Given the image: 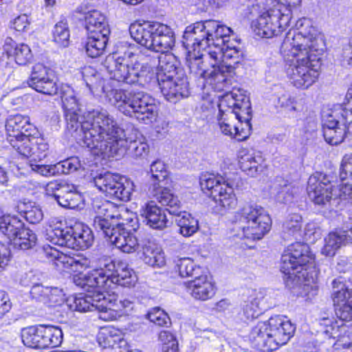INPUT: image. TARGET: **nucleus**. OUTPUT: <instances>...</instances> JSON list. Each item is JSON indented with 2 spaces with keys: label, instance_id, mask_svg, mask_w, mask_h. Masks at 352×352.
I'll return each mask as SVG.
<instances>
[{
  "label": "nucleus",
  "instance_id": "864d4df0",
  "mask_svg": "<svg viewBox=\"0 0 352 352\" xmlns=\"http://www.w3.org/2000/svg\"><path fill=\"white\" fill-rule=\"evenodd\" d=\"M211 69L207 74L205 79L211 85H215L219 88H223V85L227 80L226 72L230 69H226L224 65L217 64L216 66L210 65Z\"/></svg>",
  "mask_w": 352,
  "mask_h": 352
},
{
  "label": "nucleus",
  "instance_id": "6e6552de",
  "mask_svg": "<svg viewBox=\"0 0 352 352\" xmlns=\"http://www.w3.org/2000/svg\"><path fill=\"white\" fill-rule=\"evenodd\" d=\"M116 130L109 133H102L100 140L98 142H104L107 149L103 146H95L89 148L90 150H95V153L105 155L108 157H122L129 151V153L134 157H145L149 152V146L147 143L137 140H129L126 137L124 130L122 129L116 120Z\"/></svg>",
  "mask_w": 352,
  "mask_h": 352
},
{
  "label": "nucleus",
  "instance_id": "aec40b11",
  "mask_svg": "<svg viewBox=\"0 0 352 352\" xmlns=\"http://www.w3.org/2000/svg\"><path fill=\"white\" fill-rule=\"evenodd\" d=\"M160 77L157 82L161 92L168 101L176 103L182 98L189 95L188 82L187 77L181 72V76H177L174 79L164 80Z\"/></svg>",
  "mask_w": 352,
  "mask_h": 352
},
{
  "label": "nucleus",
  "instance_id": "6ab92c4d",
  "mask_svg": "<svg viewBox=\"0 0 352 352\" xmlns=\"http://www.w3.org/2000/svg\"><path fill=\"white\" fill-rule=\"evenodd\" d=\"M104 236L124 253H133L141 245L137 237L124 227V221L118 222L116 227Z\"/></svg>",
  "mask_w": 352,
  "mask_h": 352
},
{
  "label": "nucleus",
  "instance_id": "c85d7f7f",
  "mask_svg": "<svg viewBox=\"0 0 352 352\" xmlns=\"http://www.w3.org/2000/svg\"><path fill=\"white\" fill-rule=\"evenodd\" d=\"M3 54L12 58L20 65H26L32 58V55L29 46L24 43H16L11 38H7L3 46Z\"/></svg>",
  "mask_w": 352,
  "mask_h": 352
},
{
  "label": "nucleus",
  "instance_id": "ddd939ff",
  "mask_svg": "<svg viewBox=\"0 0 352 352\" xmlns=\"http://www.w3.org/2000/svg\"><path fill=\"white\" fill-rule=\"evenodd\" d=\"M100 263L103 271L102 276L107 278L103 284L104 291L111 289L116 285L131 287L136 283L137 276L134 271L129 268L126 264L121 262L116 264L109 258H104L100 261Z\"/></svg>",
  "mask_w": 352,
  "mask_h": 352
},
{
  "label": "nucleus",
  "instance_id": "79ce46f5",
  "mask_svg": "<svg viewBox=\"0 0 352 352\" xmlns=\"http://www.w3.org/2000/svg\"><path fill=\"white\" fill-rule=\"evenodd\" d=\"M208 23H214V28L210 30V37H211L210 44H209L208 50L212 47L225 46L229 42L227 39L232 34V30L220 23L219 21L214 20H208Z\"/></svg>",
  "mask_w": 352,
  "mask_h": 352
},
{
  "label": "nucleus",
  "instance_id": "c756f323",
  "mask_svg": "<svg viewBox=\"0 0 352 352\" xmlns=\"http://www.w3.org/2000/svg\"><path fill=\"white\" fill-rule=\"evenodd\" d=\"M202 51L203 52L201 53L199 51L198 53V50L191 51L189 50L186 56V65L191 74L205 79L210 69L206 68L204 63L208 61L210 65L213 59L207 56L208 49Z\"/></svg>",
  "mask_w": 352,
  "mask_h": 352
},
{
  "label": "nucleus",
  "instance_id": "5fc2aeb1",
  "mask_svg": "<svg viewBox=\"0 0 352 352\" xmlns=\"http://www.w3.org/2000/svg\"><path fill=\"white\" fill-rule=\"evenodd\" d=\"M83 80L90 92L94 93L102 87V80L100 74L92 67H85L82 71Z\"/></svg>",
  "mask_w": 352,
  "mask_h": 352
},
{
  "label": "nucleus",
  "instance_id": "473e14b6",
  "mask_svg": "<svg viewBox=\"0 0 352 352\" xmlns=\"http://www.w3.org/2000/svg\"><path fill=\"white\" fill-rule=\"evenodd\" d=\"M85 26L89 34H102L109 35L110 30L106 17L98 10H91L86 13Z\"/></svg>",
  "mask_w": 352,
  "mask_h": 352
},
{
  "label": "nucleus",
  "instance_id": "f704fd0d",
  "mask_svg": "<svg viewBox=\"0 0 352 352\" xmlns=\"http://www.w3.org/2000/svg\"><path fill=\"white\" fill-rule=\"evenodd\" d=\"M142 259L148 265L161 267L165 264L164 253L153 241L144 240L141 243Z\"/></svg>",
  "mask_w": 352,
  "mask_h": 352
},
{
  "label": "nucleus",
  "instance_id": "13d9d810",
  "mask_svg": "<svg viewBox=\"0 0 352 352\" xmlns=\"http://www.w3.org/2000/svg\"><path fill=\"white\" fill-rule=\"evenodd\" d=\"M53 72L49 67H47L43 64L37 63L34 65L31 74L30 79L28 81V85L32 87L40 80L45 79L49 76H53Z\"/></svg>",
  "mask_w": 352,
  "mask_h": 352
},
{
  "label": "nucleus",
  "instance_id": "2eb2a0df",
  "mask_svg": "<svg viewBox=\"0 0 352 352\" xmlns=\"http://www.w3.org/2000/svg\"><path fill=\"white\" fill-rule=\"evenodd\" d=\"M94 208L96 214L94 219L93 227L98 232H100L103 236L108 234L111 229H113L116 223L114 219H122L123 214L127 213L123 208L121 211L116 207V206L110 201H103L101 203H95Z\"/></svg>",
  "mask_w": 352,
  "mask_h": 352
},
{
  "label": "nucleus",
  "instance_id": "20e7f679",
  "mask_svg": "<svg viewBox=\"0 0 352 352\" xmlns=\"http://www.w3.org/2000/svg\"><path fill=\"white\" fill-rule=\"evenodd\" d=\"M102 89L109 102L124 114L146 124L155 120L157 106L154 99L144 92L126 91L113 88L109 84L103 85Z\"/></svg>",
  "mask_w": 352,
  "mask_h": 352
},
{
  "label": "nucleus",
  "instance_id": "a878e982",
  "mask_svg": "<svg viewBox=\"0 0 352 352\" xmlns=\"http://www.w3.org/2000/svg\"><path fill=\"white\" fill-rule=\"evenodd\" d=\"M158 23H133L129 27L131 37L138 43L151 51L153 47V39L157 32Z\"/></svg>",
  "mask_w": 352,
  "mask_h": 352
},
{
  "label": "nucleus",
  "instance_id": "4c0bfd02",
  "mask_svg": "<svg viewBox=\"0 0 352 352\" xmlns=\"http://www.w3.org/2000/svg\"><path fill=\"white\" fill-rule=\"evenodd\" d=\"M74 248L72 249H87L92 245L94 236L91 229L82 223H76L72 226Z\"/></svg>",
  "mask_w": 352,
  "mask_h": 352
},
{
  "label": "nucleus",
  "instance_id": "9d476101",
  "mask_svg": "<svg viewBox=\"0 0 352 352\" xmlns=\"http://www.w3.org/2000/svg\"><path fill=\"white\" fill-rule=\"evenodd\" d=\"M322 129L327 143L338 145L342 142L347 133L352 135V108H340L324 117Z\"/></svg>",
  "mask_w": 352,
  "mask_h": 352
},
{
  "label": "nucleus",
  "instance_id": "ea45409f",
  "mask_svg": "<svg viewBox=\"0 0 352 352\" xmlns=\"http://www.w3.org/2000/svg\"><path fill=\"white\" fill-rule=\"evenodd\" d=\"M21 337L25 346L34 349H44L43 326L23 328L21 332Z\"/></svg>",
  "mask_w": 352,
  "mask_h": 352
},
{
  "label": "nucleus",
  "instance_id": "2f4dec72",
  "mask_svg": "<svg viewBox=\"0 0 352 352\" xmlns=\"http://www.w3.org/2000/svg\"><path fill=\"white\" fill-rule=\"evenodd\" d=\"M179 63L177 57L172 53L163 54L158 56L159 72L155 73V80L158 82L162 76L164 80H170L181 76L178 72Z\"/></svg>",
  "mask_w": 352,
  "mask_h": 352
},
{
  "label": "nucleus",
  "instance_id": "bb28decb",
  "mask_svg": "<svg viewBox=\"0 0 352 352\" xmlns=\"http://www.w3.org/2000/svg\"><path fill=\"white\" fill-rule=\"evenodd\" d=\"M140 214L146 224L153 229H163L166 227L167 218L164 211L153 201L142 206Z\"/></svg>",
  "mask_w": 352,
  "mask_h": 352
},
{
  "label": "nucleus",
  "instance_id": "de8ad7c7",
  "mask_svg": "<svg viewBox=\"0 0 352 352\" xmlns=\"http://www.w3.org/2000/svg\"><path fill=\"white\" fill-rule=\"evenodd\" d=\"M331 298L334 307L343 305L347 300L352 299V289H349L346 285L340 279L332 282Z\"/></svg>",
  "mask_w": 352,
  "mask_h": 352
},
{
  "label": "nucleus",
  "instance_id": "cd10ccee",
  "mask_svg": "<svg viewBox=\"0 0 352 352\" xmlns=\"http://www.w3.org/2000/svg\"><path fill=\"white\" fill-rule=\"evenodd\" d=\"M7 140L14 138L25 133H31L35 130L28 116L21 114L10 115L6 122Z\"/></svg>",
  "mask_w": 352,
  "mask_h": 352
},
{
  "label": "nucleus",
  "instance_id": "393cba45",
  "mask_svg": "<svg viewBox=\"0 0 352 352\" xmlns=\"http://www.w3.org/2000/svg\"><path fill=\"white\" fill-rule=\"evenodd\" d=\"M105 293L101 290H94L93 292H87L83 296L74 298L73 307L74 310L86 312L92 311L95 309L104 307L105 301Z\"/></svg>",
  "mask_w": 352,
  "mask_h": 352
},
{
  "label": "nucleus",
  "instance_id": "a19ab883",
  "mask_svg": "<svg viewBox=\"0 0 352 352\" xmlns=\"http://www.w3.org/2000/svg\"><path fill=\"white\" fill-rule=\"evenodd\" d=\"M74 232L72 226L64 228H55L47 230V239L54 244L60 246H65L69 248H74L72 239Z\"/></svg>",
  "mask_w": 352,
  "mask_h": 352
},
{
  "label": "nucleus",
  "instance_id": "0eeeda50",
  "mask_svg": "<svg viewBox=\"0 0 352 352\" xmlns=\"http://www.w3.org/2000/svg\"><path fill=\"white\" fill-rule=\"evenodd\" d=\"M234 223L235 229L241 231L240 237L259 240L270 230L272 219L261 206L247 204L236 212Z\"/></svg>",
  "mask_w": 352,
  "mask_h": 352
},
{
  "label": "nucleus",
  "instance_id": "f03ea898",
  "mask_svg": "<svg viewBox=\"0 0 352 352\" xmlns=\"http://www.w3.org/2000/svg\"><path fill=\"white\" fill-rule=\"evenodd\" d=\"M61 100L65 109L67 130L82 146L93 148L103 146L104 142H98L102 133L116 130V120L106 109L93 110L82 113L78 108L74 91L69 86L62 88Z\"/></svg>",
  "mask_w": 352,
  "mask_h": 352
},
{
  "label": "nucleus",
  "instance_id": "052dcab7",
  "mask_svg": "<svg viewBox=\"0 0 352 352\" xmlns=\"http://www.w3.org/2000/svg\"><path fill=\"white\" fill-rule=\"evenodd\" d=\"M118 339H120L119 336L113 333V331L109 328L102 329L97 336L98 344L106 351L112 347Z\"/></svg>",
  "mask_w": 352,
  "mask_h": 352
},
{
  "label": "nucleus",
  "instance_id": "412c9836",
  "mask_svg": "<svg viewBox=\"0 0 352 352\" xmlns=\"http://www.w3.org/2000/svg\"><path fill=\"white\" fill-rule=\"evenodd\" d=\"M46 256L55 260V265L58 267L62 265L65 270L73 272H80L89 265L87 258L80 256H69L50 246L44 248Z\"/></svg>",
  "mask_w": 352,
  "mask_h": 352
},
{
  "label": "nucleus",
  "instance_id": "4468645a",
  "mask_svg": "<svg viewBox=\"0 0 352 352\" xmlns=\"http://www.w3.org/2000/svg\"><path fill=\"white\" fill-rule=\"evenodd\" d=\"M214 23L208 20L196 22L186 28L183 35V44L187 50L194 51L206 50L210 44V30Z\"/></svg>",
  "mask_w": 352,
  "mask_h": 352
},
{
  "label": "nucleus",
  "instance_id": "0e129e2a",
  "mask_svg": "<svg viewBox=\"0 0 352 352\" xmlns=\"http://www.w3.org/2000/svg\"><path fill=\"white\" fill-rule=\"evenodd\" d=\"M68 188V183L67 182L53 180L46 184L45 190L47 195L54 197L57 202V195H61L63 192Z\"/></svg>",
  "mask_w": 352,
  "mask_h": 352
},
{
  "label": "nucleus",
  "instance_id": "3c124183",
  "mask_svg": "<svg viewBox=\"0 0 352 352\" xmlns=\"http://www.w3.org/2000/svg\"><path fill=\"white\" fill-rule=\"evenodd\" d=\"M53 41L59 47H66L69 45L70 33L69 26L65 21L56 23L52 30Z\"/></svg>",
  "mask_w": 352,
  "mask_h": 352
},
{
  "label": "nucleus",
  "instance_id": "e433bc0d",
  "mask_svg": "<svg viewBox=\"0 0 352 352\" xmlns=\"http://www.w3.org/2000/svg\"><path fill=\"white\" fill-rule=\"evenodd\" d=\"M213 200L224 209H234L237 205V199L234 193L233 184L226 182L222 188L217 187L214 191Z\"/></svg>",
  "mask_w": 352,
  "mask_h": 352
},
{
  "label": "nucleus",
  "instance_id": "6e6d98bb",
  "mask_svg": "<svg viewBox=\"0 0 352 352\" xmlns=\"http://www.w3.org/2000/svg\"><path fill=\"white\" fill-rule=\"evenodd\" d=\"M226 183V182L222 183L221 178L211 174L204 175L200 178L202 190H207L211 197L214 196V191L217 189V187L222 188Z\"/></svg>",
  "mask_w": 352,
  "mask_h": 352
},
{
  "label": "nucleus",
  "instance_id": "f8f14e48",
  "mask_svg": "<svg viewBox=\"0 0 352 352\" xmlns=\"http://www.w3.org/2000/svg\"><path fill=\"white\" fill-rule=\"evenodd\" d=\"M150 179L148 180V193L155 198L161 204L177 206L178 197L173 190L163 186V184L167 176L165 164L161 160L153 162L150 168Z\"/></svg>",
  "mask_w": 352,
  "mask_h": 352
},
{
  "label": "nucleus",
  "instance_id": "7ed1b4c3",
  "mask_svg": "<svg viewBox=\"0 0 352 352\" xmlns=\"http://www.w3.org/2000/svg\"><path fill=\"white\" fill-rule=\"evenodd\" d=\"M217 124L221 133L238 141L245 140L252 126L251 104L249 97L240 90L224 95L219 103Z\"/></svg>",
  "mask_w": 352,
  "mask_h": 352
},
{
  "label": "nucleus",
  "instance_id": "4be33fe9",
  "mask_svg": "<svg viewBox=\"0 0 352 352\" xmlns=\"http://www.w3.org/2000/svg\"><path fill=\"white\" fill-rule=\"evenodd\" d=\"M177 206H172V203L168 204H162L166 207V210L170 214L176 217L175 221L179 227V232L184 236H190L195 234L198 228V221L192 217L188 212L182 210V206L180 200L178 199Z\"/></svg>",
  "mask_w": 352,
  "mask_h": 352
},
{
  "label": "nucleus",
  "instance_id": "8fccbe9b",
  "mask_svg": "<svg viewBox=\"0 0 352 352\" xmlns=\"http://www.w3.org/2000/svg\"><path fill=\"white\" fill-rule=\"evenodd\" d=\"M63 331L55 326H43V348L56 347L63 341Z\"/></svg>",
  "mask_w": 352,
  "mask_h": 352
},
{
  "label": "nucleus",
  "instance_id": "37998d69",
  "mask_svg": "<svg viewBox=\"0 0 352 352\" xmlns=\"http://www.w3.org/2000/svg\"><path fill=\"white\" fill-rule=\"evenodd\" d=\"M109 35L102 34H89L85 45L87 55L91 58H96L103 54L108 42Z\"/></svg>",
  "mask_w": 352,
  "mask_h": 352
},
{
  "label": "nucleus",
  "instance_id": "a211bd4d",
  "mask_svg": "<svg viewBox=\"0 0 352 352\" xmlns=\"http://www.w3.org/2000/svg\"><path fill=\"white\" fill-rule=\"evenodd\" d=\"M207 56L213 59L210 65L221 64L227 69L235 67L243 60V52L239 43L236 45L235 43L229 41L225 46L210 47L208 50Z\"/></svg>",
  "mask_w": 352,
  "mask_h": 352
},
{
  "label": "nucleus",
  "instance_id": "e2e57ef3",
  "mask_svg": "<svg viewBox=\"0 0 352 352\" xmlns=\"http://www.w3.org/2000/svg\"><path fill=\"white\" fill-rule=\"evenodd\" d=\"M32 88L36 91L46 95H55L58 92V86L56 82L52 78V76H49L45 79L40 80L36 85Z\"/></svg>",
  "mask_w": 352,
  "mask_h": 352
},
{
  "label": "nucleus",
  "instance_id": "603ef678",
  "mask_svg": "<svg viewBox=\"0 0 352 352\" xmlns=\"http://www.w3.org/2000/svg\"><path fill=\"white\" fill-rule=\"evenodd\" d=\"M37 241V237L35 233L31 230L23 227L21 230L17 234L16 237L12 240L14 246L19 247L22 250H28L34 247Z\"/></svg>",
  "mask_w": 352,
  "mask_h": 352
},
{
  "label": "nucleus",
  "instance_id": "72a5a7b5",
  "mask_svg": "<svg viewBox=\"0 0 352 352\" xmlns=\"http://www.w3.org/2000/svg\"><path fill=\"white\" fill-rule=\"evenodd\" d=\"M241 169L247 175L254 177L257 173L263 171L265 165L264 159L258 153H245L239 157Z\"/></svg>",
  "mask_w": 352,
  "mask_h": 352
},
{
  "label": "nucleus",
  "instance_id": "09e8293b",
  "mask_svg": "<svg viewBox=\"0 0 352 352\" xmlns=\"http://www.w3.org/2000/svg\"><path fill=\"white\" fill-rule=\"evenodd\" d=\"M176 268L181 277L191 278L192 279L199 277L203 270L190 258H182L177 261Z\"/></svg>",
  "mask_w": 352,
  "mask_h": 352
},
{
  "label": "nucleus",
  "instance_id": "4d7b16f0",
  "mask_svg": "<svg viewBox=\"0 0 352 352\" xmlns=\"http://www.w3.org/2000/svg\"><path fill=\"white\" fill-rule=\"evenodd\" d=\"M25 205L23 203L19 204L16 208L17 210L21 213L28 222L32 224L39 223L43 218V213L41 209L38 206H30L29 209L23 210Z\"/></svg>",
  "mask_w": 352,
  "mask_h": 352
},
{
  "label": "nucleus",
  "instance_id": "9b49d317",
  "mask_svg": "<svg viewBox=\"0 0 352 352\" xmlns=\"http://www.w3.org/2000/svg\"><path fill=\"white\" fill-rule=\"evenodd\" d=\"M93 182L100 191L122 201H129L133 191L132 181L110 172L97 175L94 177Z\"/></svg>",
  "mask_w": 352,
  "mask_h": 352
},
{
  "label": "nucleus",
  "instance_id": "774afa93",
  "mask_svg": "<svg viewBox=\"0 0 352 352\" xmlns=\"http://www.w3.org/2000/svg\"><path fill=\"white\" fill-rule=\"evenodd\" d=\"M45 303L50 307L60 305L65 301L64 294L62 289L58 287H49Z\"/></svg>",
  "mask_w": 352,
  "mask_h": 352
},
{
  "label": "nucleus",
  "instance_id": "dca6fc26",
  "mask_svg": "<svg viewBox=\"0 0 352 352\" xmlns=\"http://www.w3.org/2000/svg\"><path fill=\"white\" fill-rule=\"evenodd\" d=\"M309 199L317 205H326L333 199L341 195L333 189V185L326 175L317 173L310 176L307 188Z\"/></svg>",
  "mask_w": 352,
  "mask_h": 352
},
{
  "label": "nucleus",
  "instance_id": "5701e85b",
  "mask_svg": "<svg viewBox=\"0 0 352 352\" xmlns=\"http://www.w3.org/2000/svg\"><path fill=\"white\" fill-rule=\"evenodd\" d=\"M187 292L195 300L205 301L215 294V287L204 272L186 283Z\"/></svg>",
  "mask_w": 352,
  "mask_h": 352
},
{
  "label": "nucleus",
  "instance_id": "bf43d9fd",
  "mask_svg": "<svg viewBox=\"0 0 352 352\" xmlns=\"http://www.w3.org/2000/svg\"><path fill=\"white\" fill-rule=\"evenodd\" d=\"M57 164L58 174H70L80 169H85L80 160L77 157H72L60 162Z\"/></svg>",
  "mask_w": 352,
  "mask_h": 352
},
{
  "label": "nucleus",
  "instance_id": "39448f33",
  "mask_svg": "<svg viewBox=\"0 0 352 352\" xmlns=\"http://www.w3.org/2000/svg\"><path fill=\"white\" fill-rule=\"evenodd\" d=\"M104 67L113 78L129 85H137L142 87L155 82V72L148 64L141 65L131 50L123 54L109 55L104 61Z\"/></svg>",
  "mask_w": 352,
  "mask_h": 352
},
{
  "label": "nucleus",
  "instance_id": "680f3d73",
  "mask_svg": "<svg viewBox=\"0 0 352 352\" xmlns=\"http://www.w3.org/2000/svg\"><path fill=\"white\" fill-rule=\"evenodd\" d=\"M301 228L302 217L297 213L289 214L283 225V231L289 235L298 233Z\"/></svg>",
  "mask_w": 352,
  "mask_h": 352
},
{
  "label": "nucleus",
  "instance_id": "58836bf2",
  "mask_svg": "<svg viewBox=\"0 0 352 352\" xmlns=\"http://www.w3.org/2000/svg\"><path fill=\"white\" fill-rule=\"evenodd\" d=\"M10 145L24 157H32L35 155L34 142L35 138L31 133H25L14 138L7 140Z\"/></svg>",
  "mask_w": 352,
  "mask_h": 352
},
{
  "label": "nucleus",
  "instance_id": "338daca9",
  "mask_svg": "<svg viewBox=\"0 0 352 352\" xmlns=\"http://www.w3.org/2000/svg\"><path fill=\"white\" fill-rule=\"evenodd\" d=\"M105 300L104 305L109 302L118 311H121L122 309L132 308L133 301L131 300L125 298H118L114 294L111 295L108 292L105 293Z\"/></svg>",
  "mask_w": 352,
  "mask_h": 352
},
{
  "label": "nucleus",
  "instance_id": "f257e3e1",
  "mask_svg": "<svg viewBox=\"0 0 352 352\" xmlns=\"http://www.w3.org/2000/svg\"><path fill=\"white\" fill-rule=\"evenodd\" d=\"M289 30L280 46L287 77L293 86L307 89L320 75L323 41L309 19L302 18Z\"/></svg>",
  "mask_w": 352,
  "mask_h": 352
},
{
  "label": "nucleus",
  "instance_id": "7c9ffc66",
  "mask_svg": "<svg viewBox=\"0 0 352 352\" xmlns=\"http://www.w3.org/2000/svg\"><path fill=\"white\" fill-rule=\"evenodd\" d=\"M157 32L153 39V47L151 51L166 54L175 44V37L172 30L166 25L158 23Z\"/></svg>",
  "mask_w": 352,
  "mask_h": 352
},
{
  "label": "nucleus",
  "instance_id": "a18cd8bd",
  "mask_svg": "<svg viewBox=\"0 0 352 352\" xmlns=\"http://www.w3.org/2000/svg\"><path fill=\"white\" fill-rule=\"evenodd\" d=\"M24 227L23 221L16 216L3 215L0 217V230L12 241Z\"/></svg>",
  "mask_w": 352,
  "mask_h": 352
},
{
  "label": "nucleus",
  "instance_id": "49530a36",
  "mask_svg": "<svg viewBox=\"0 0 352 352\" xmlns=\"http://www.w3.org/2000/svg\"><path fill=\"white\" fill-rule=\"evenodd\" d=\"M68 187L61 195H57V203L63 208L71 209L79 208L83 201L82 196L76 190L74 185L68 184Z\"/></svg>",
  "mask_w": 352,
  "mask_h": 352
},
{
  "label": "nucleus",
  "instance_id": "c9c22d12",
  "mask_svg": "<svg viewBox=\"0 0 352 352\" xmlns=\"http://www.w3.org/2000/svg\"><path fill=\"white\" fill-rule=\"evenodd\" d=\"M268 331V320L261 321L252 327L250 333V340L252 344L255 348L263 352H270Z\"/></svg>",
  "mask_w": 352,
  "mask_h": 352
},
{
  "label": "nucleus",
  "instance_id": "423d86ee",
  "mask_svg": "<svg viewBox=\"0 0 352 352\" xmlns=\"http://www.w3.org/2000/svg\"><path fill=\"white\" fill-rule=\"evenodd\" d=\"M314 260L307 244L296 242L289 245L282 254L280 266L286 285L292 288L303 284L308 274L307 265H311Z\"/></svg>",
  "mask_w": 352,
  "mask_h": 352
},
{
  "label": "nucleus",
  "instance_id": "c03bdc74",
  "mask_svg": "<svg viewBox=\"0 0 352 352\" xmlns=\"http://www.w3.org/2000/svg\"><path fill=\"white\" fill-rule=\"evenodd\" d=\"M347 243L342 230L330 232L324 239L321 253L327 256H333L338 250Z\"/></svg>",
  "mask_w": 352,
  "mask_h": 352
},
{
  "label": "nucleus",
  "instance_id": "f3484780",
  "mask_svg": "<svg viewBox=\"0 0 352 352\" xmlns=\"http://www.w3.org/2000/svg\"><path fill=\"white\" fill-rule=\"evenodd\" d=\"M268 349L272 351L287 343L293 336L295 327L285 317L274 316L268 320Z\"/></svg>",
  "mask_w": 352,
  "mask_h": 352
},
{
  "label": "nucleus",
  "instance_id": "1a4fd4ad",
  "mask_svg": "<svg viewBox=\"0 0 352 352\" xmlns=\"http://www.w3.org/2000/svg\"><path fill=\"white\" fill-rule=\"evenodd\" d=\"M292 19L291 9L284 5H277L258 17L254 23V31L264 38L276 36L286 30Z\"/></svg>",
  "mask_w": 352,
  "mask_h": 352
},
{
  "label": "nucleus",
  "instance_id": "b1692460",
  "mask_svg": "<svg viewBox=\"0 0 352 352\" xmlns=\"http://www.w3.org/2000/svg\"><path fill=\"white\" fill-rule=\"evenodd\" d=\"M103 271L100 267L92 270L87 274L79 273L73 277L74 283L85 290L87 292H93L94 290L103 289V284L104 280H107L105 276H102Z\"/></svg>",
  "mask_w": 352,
  "mask_h": 352
},
{
  "label": "nucleus",
  "instance_id": "69168bd1",
  "mask_svg": "<svg viewBox=\"0 0 352 352\" xmlns=\"http://www.w3.org/2000/svg\"><path fill=\"white\" fill-rule=\"evenodd\" d=\"M147 318L158 326H165L170 323L168 314L159 307L153 308L147 315Z\"/></svg>",
  "mask_w": 352,
  "mask_h": 352
}]
</instances>
